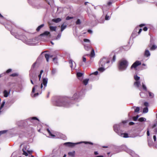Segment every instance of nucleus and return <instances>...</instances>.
Wrapping results in <instances>:
<instances>
[{
	"label": "nucleus",
	"mask_w": 157,
	"mask_h": 157,
	"mask_svg": "<svg viewBox=\"0 0 157 157\" xmlns=\"http://www.w3.org/2000/svg\"><path fill=\"white\" fill-rule=\"evenodd\" d=\"M3 93H4V97L6 98L8 97V93L6 90H4V91Z\"/></svg>",
	"instance_id": "obj_26"
},
{
	"label": "nucleus",
	"mask_w": 157,
	"mask_h": 157,
	"mask_svg": "<svg viewBox=\"0 0 157 157\" xmlns=\"http://www.w3.org/2000/svg\"><path fill=\"white\" fill-rule=\"evenodd\" d=\"M29 76L30 79H32L34 81H36L37 79V77L35 75H32L30 73Z\"/></svg>",
	"instance_id": "obj_12"
},
{
	"label": "nucleus",
	"mask_w": 157,
	"mask_h": 157,
	"mask_svg": "<svg viewBox=\"0 0 157 157\" xmlns=\"http://www.w3.org/2000/svg\"><path fill=\"white\" fill-rule=\"evenodd\" d=\"M83 61L84 62H86V58H85L84 57H83Z\"/></svg>",
	"instance_id": "obj_61"
},
{
	"label": "nucleus",
	"mask_w": 157,
	"mask_h": 157,
	"mask_svg": "<svg viewBox=\"0 0 157 157\" xmlns=\"http://www.w3.org/2000/svg\"><path fill=\"white\" fill-rule=\"evenodd\" d=\"M89 80V79H86L84 80L83 81V83L85 85H86L88 84V81Z\"/></svg>",
	"instance_id": "obj_21"
},
{
	"label": "nucleus",
	"mask_w": 157,
	"mask_h": 157,
	"mask_svg": "<svg viewBox=\"0 0 157 157\" xmlns=\"http://www.w3.org/2000/svg\"><path fill=\"white\" fill-rule=\"evenodd\" d=\"M57 57H55L53 59V60L55 63H56L57 62Z\"/></svg>",
	"instance_id": "obj_49"
},
{
	"label": "nucleus",
	"mask_w": 157,
	"mask_h": 157,
	"mask_svg": "<svg viewBox=\"0 0 157 157\" xmlns=\"http://www.w3.org/2000/svg\"><path fill=\"white\" fill-rule=\"evenodd\" d=\"M141 64V63L138 61H137L134 63L131 67V69H132L133 68L136 69V67Z\"/></svg>",
	"instance_id": "obj_8"
},
{
	"label": "nucleus",
	"mask_w": 157,
	"mask_h": 157,
	"mask_svg": "<svg viewBox=\"0 0 157 157\" xmlns=\"http://www.w3.org/2000/svg\"><path fill=\"white\" fill-rule=\"evenodd\" d=\"M153 143L151 141L148 140V144L149 146H151L152 145Z\"/></svg>",
	"instance_id": "obj_44"
},
{
	"label": "nucleus",
	"mask_w": 157,
	"mask_h": 157,
	"mask_svg": "<svg viewBox=\"0 0 157 157\" xmlns=\"http://www.w3.org/2000/svg\"><path fill=\"white\" fill-rule=\"evenodd\" d=\"M134 78L136 81H139L138 80L140 79V77L138 76L137 75H136L134 76Z\"/></svg>",
	"instance_id": "obj_33"
},
{
	"label": "nucleus",
	"mask_w": 157,
	"mask_h": 157,
	"mask_svg": "<svg viewBox=\"0 0 157 157\" xmlns=\"http://www.w3.org/2000/svg\"><path fill=\"white\" fill-rule=\"evenodd\" d=\"M72 18H73V17H71L68 16L66 17V20H69L70 19H72Z\"/></svg>",
	"instance_id": "obj_46"
},
{
	"label": "nucleus",
	"mask_w": 157,
	"mask_h": 157,
	"mask_svg": "<svg viewBox=\"0 0 157 157\" xmlns=\"http://www.w3.org/2000/svg\"><path fill=\"white\" fill-rule=\"evenodd\" d=\"M69 63L70 64L71 67V68H72V67H73V61H72V60L71 59H70L69 61Z\"/></svg>",
	"instance_id": "obj_35"
},
{
	"label": "nucleus",
	"mask_w": 157,
	"mask_h": 157,
	"mask_svg": "<svg viewBox=\"0 0 157 157\" xmlns=\"http://www.w3.org/2000/svg\"><path fill=\"white\" fill-rule=\"evenodd\" d=\"M82 143H84L85 144H93L91 142H85V141H82V142H79L77 143H72L71 142H67L65 143L64 144L67 145V146H69L71 147H74L75 144H80Z\"/></svg>",
	"instance_id": "obj_4"
},
{
	"label": "nucleus",
	"mask_w": 157,
	"mask_h": 157,
	"mask_svg": "<svg viewBox=\"0 0 157 157\" xmlns=\"http://www.w3.org/2000/svg\"><path fill=\"white\" fill-rule=\"evenodd\" d=\"M109 63V61L108 60L105 58H103L101 59L99 63V66L100 67H105V65L106 63Z\"/></svg>",
	"instance_id": "obj_5"
},
{
	"label": "nucleus",
	"mask_w": 157,
	"mask_h": 157,
	"mask_svg": "<svg viewBox=\"0 0 157 157\" xmlns=\"http://www.w3.org/2000/svg\"><path fill=\"white\" fill-rule=\"evenodd\" d=\"M44 26V24H41L40 25V26H38V27L36 29V31L37 32H39L40 30V29L42 28Z\"/></svg>",
	"instance_id": "obj_19"
},
{
	"label": "nucleus",
	"mask_w": 157,
	"mask_h": 157,
	"mask_svg": "<svg viewBox=\"0 0 157 157\" xmlns=\"http://www.w3.org/2000/svg\"><path fill=\"white\" fill-rule=\"evenodd\" d=\"M91 52L90 54H86V55H85L84 56H90L91 57H94V56H95V54L94 50V49L93 48H91Z\"/></svg>",
	"instance_id": "obj_11"
},
{
	"label": "nucleus",
	"mask_w": 157,
	"mask_h": 157,
	"mask_svg": "<svg viewBox=\"0 0 157 157\" xmlns=\"http://www.w3.org/2000/svg\"><path fill=\"white\" fill-rule=\"evenodd\" d=\"M47 131L48 132L49 135H50V136H51V137L54 138L55 136V135H54L53 134H52L51 132L50 131V130H49V129H47Z\"/></svg>",
	"instance_id": "obj_23"
},
{
	"label": "nucleus",
	"mask_w": 157,
	"mask_h": 157,
	"mask_svg": "<svg viewBox=\"0 0 157 157\" xmlns=\"http://www.w3.org/2000/svg\"><path fill=\"white\" fill-rule=\"evenodd\" d=\"M147 136H149L150 135V133L148 130L147 131Z\"/></svg>",
	"instance_id": "obj_64"
},
{
	"label": "nucleus",
	"mask_w": 157,
	"mask_h": 157,
	"mask_svg": "<svg viewBox=\"0 0 157 157\" xmlns=\"http://www.w3.org/2000/svg\"><path fill=\"white\" fill-rule=\"evenodd\" d=\"M134 124V123L132 122H131L129 123V124L130 125H132Z\"/></svg>",
	"instance_id": "obj_63"
},
{
	"label": "nucleus",
	"mask_w": 157,
	"mask_h": 157,
	"mask_svg": "<svg viewBox=\"0 0 157 157\" xmlns=\"http://www.w3.org/2000/svg\"><path fill=\"white\" fill-rule=\"evenodd\" d=\"M84 48L86 50L89 51L92 48L91 47H88V46L84 45Z\"/></svg>",
	"instance_id": "obj_20"
},
{
	"label": "nucleus",
	"mask_w": 157,
	"mask_h": 157,
	"mask_svg": "<svg viewBox=\"0 0 157 157\" xmlns=\"http://www.w3.org/2000/svg\"><path fill=\"white\" fill-rule=\"evenodd\" d=\"M146 119L145 118L143 117H140L138 119V121L140 122L146 121Z\"/></svg>",
	"instance_id": "obj_24"
},
{
	"label": "nucleus",
	"mask_w": 157,
	"mask_h": 157,
	"mask_svg": "<svg viewBox=\"0 0 157 157\" xmlns=\"http://www.w3.org/2000/svg\"><path fill=\"white\" fill-rule=\"evenodd\" d=\"M6 130H4V131H0V136L2 134L4 133H6Z\"/></svg>",
	"instance_id": "obj_48"
},
{
	"label": "nucleus",
	"mask_w": 157,
	"mask_h": 157,
	"mask_svg": "<svg viewBox=\"0 0 157 157\" xmlns=\"http://www.w3.org/2000/svg\"><path fill=\"white\" fill-rule=\"evenodd\" d=\"M42 81H43L42 83H41V86H40V88H41V89H42L43 88V84L44 86V88H45V87L46 86L47 84V83L48 82V80L47 79H46V78H43V79Z\"/></svg>",
	"instance_id": "obj_10"
},
{
	"label": "nucleus",
	"mask_w": 157,
	"mask_h": 157,
	"mask_svg": "<svg viewBox=\"0 0 157 157\" xmlns=\"http://www.w3.org/2000/svg\"><path fill=\"white\" fill-rule=\"evenodd\" d=\"M39 94V93H37L35 94H33V96H32L33 97H34L37 96Z\"/></svg>",
	"instance_id": "obj_56"
},
{
	"label": "nucleus",
	"mask_w": 157,
	"mask_h": 157,
	"mask_svg": "<svg viewBox=\"0 0 157 157\" xmlns=\"http://www.w3.org/2000/svg\"><path fill=\"white\" fill-rule=\"evenodd\" d=\"M56 28L57 27L56 26H50L49 27L51 31H56Z\"/></svg>",
	"instance_id": "obj_17"
},
{
	"label": "nucleus",
	"mask_w": 157,
	"mask_h": 157,
	"mask_svg": "<svg viewBox=\"0 0 157 157\" xmlns=\"http://www.w3.org/2000/svg\"><path fill=\"white\" fill-rule=\"evenodd\" d=\"M138 29L139 30V32H138V34H139L142 31V29H139L138 27H137L136 28V29H135L134 31H135V30L137 31V30H138Z\"/></svg>",
	"instance_id": "obj_31"
},
{
	"label": "nucleus",
	"mask_w": 157,
	"mask_h": 157,
	"mask_svg": "<svg viewBox=\"0 0 157 157\" xmlns=\"http://www.w3.org/2000/svg\"><path fill=\"white\" fill-rule=\"evenodd\" d=\"M98 74V71H95V72H94L92 74H94V75H97Z\"/></svg>",
	"instance_id": "obj_54"
},
{
	"label": "nucleus",
	"mask_w": 157,
	"mask_h": 157,
	"mask_svg": "<svg viewBox=\"0 0 157 157\" xmlns=\"http://www.w3.org/2000/svg\"><path fill=\"white\" fill-rule=\"evenodd\" d=\"M122 124L120 123V124L114 125L113 126L114 131L117 133L121 137L124 138L128 137V134L119 132V130L120 129V124Z\"/></svg>",
	"instance_id": "obj_3"
},
{
	"label": "nucleus",
	"mask_w": 157,
	"mask_h": 157,
	"mask_svg": "<svg viewBox=\"0 0 157 157\" xmlns=\"http://www.w3.org/2000/svg\"><path fill=\"white\" fill-rule=\"evenodd\" d=\"M81 21L79 19H78L76 22V24L77 25H79L81 24Z\"/></svg>",
	"instance_id": "obj_43"
},
{
	"label": "nucleus",
	"mask_w": 157,
	"mask_h": 157,
	"mask_svg": "<svg viewBox=\"0 0 157 157\" xmlns=\"http://www.w3.org/2000/svg\"><path fill=\"white\" fill-rule=\"evenodd\" d=\"M153 138L154 140V141H155L156 140V136H155V135L153 136Z\"/></svg>",
	"instance_id": "obj_59"
},
{
	"label": "nucleus",
	"mask_w": 157,
	"mask_h": 157,
	"mask_svg": "<svg viewBox=\"0 0 157 157\" xmlns=\"http://www.w3.org/2000/svg\"><path fill=\"white\" fill-rule=\"evenodd\" d=\"M148 112V109L147 107L144 108L143 110V112L144 113H147Z\"/></svg>",
	"instance_id": "obj_34"
},
{
	"label": "nucleus",
	"mask_w": 157,
	"mask_h": 157,
	"mask_svg": "<svg viewBox=\"0 0 157 157\" xmlns=\"http://www.w3.org/2000/svg\"><path fill=\"white\" fill-rule=\"evenodd\" d=\"M61 21V18H57L53 19L52 20V21L56 23H57Z\"/></svg>",
	"instance_id": "obj_14"
},
{
	"label": "nucleus",
	"mask_w": 157,
	"mask_h": 157,
	"mask_svg": "<svg viewBox=\"0 0 157 157\" xmlns=\"http://www.w3.org/2000/svg\"><path fill=\"white\" fill-rule=\"evenodd\" d=\"M46 59L47 62L48 61V59L49 57V55L48 54H45L44 55Z\"/></svg>",
	"instance_id": "obj_30"
},
{
	"label": "nucleus",
	"mask_w": 157,
	"mask_h": 157,
	"mask_svg": "<svg viewBox=\"0 0 157 157\" xmlns=\"http://www.w3.org/2000/svg\"><path fill=\"white\" fill-rule=\"evenodd\" d=\"M40 36H50L51 35L49 32L48 31H45L44 33L40 34Z\"/></svg>",
	"instance_id": "obj_13"
},
{
	"label": "nucleus",
	"mask_w": 157,
	"mask_h": 157,
	"mask_svg": "<svg viewBox=\"0 0 157 157\" xmlns=\"http://www.w3.org/2000/svg\"><path fill=\"white\" fill-rule=\"evenodd\" d=\"M34 120H36L38 121H39L38 119L36 117H33L31 119V122H33Z\"/></svg>",
	"instance_id": "obj_39"
},
{
	"label": "nucleus",
	"mask_w": 157,
	"mask_h": 157,
	"mask_svg": "<svg viewBox=\"0 0 157 157\" xmlns=\"http://www.w3.org/2000/svg\"><path fill=\"white\" fill-rule=\"evenodd\" d=\"M87 32H88L89 33H90V34H92V31L90 29L88 30Z\"/></svg>",
	"instance_id": "obj_57"
},
{
	"label": "nucleus",
	"mask_w": 157,
	"mask_h": 157,
	"mask_svg": "<svg viewBox=\"0 0 157 157\" xmlns=\"http://www.w3.org/2000/svg\"><path fill=\"white\" fill-rule=\"evenodd\" d=\"M104 67H100L99 68L98 70L100 72H103L105 70Z\"/></svg>",
	"instance_id": "obj_25"
},
{
	"label": "nucleus",
	"mask_w": 157,
	"mask_h": 157,
	"mask_svg": "<svg viewBox=\"0 0 157 157\" xmlns=\"http://www.w3.org/2000/svg\"><path fill=\"white\" fill-rule=\"evenodd\" d=\"M116 60V56L115 55H114L113 56V59H112V63H113V62H114Z\"/></svg>",
	"instance_id": "obj_42"
},
{
	"label": "nucleus",
	"mask_w": 157,
	"mask_h": 157,
	"mask_svg": "<svg viewBox=\"0 0 157 157\" xmlns=\"http://www.w3.org/2000/svg\"><path fill=\"white\" fill-rule=\"evenodd\" d=\"M144 105L147 107L148 106V103L147 102H144Z\"/></svg>",
	"instance_id": "obj_53"
},
{
	"label": "nucleus",
	"mask_w": 157,
	"mask_h": 157,
	"mask_svg": "<svg viewBox=\"0 0 157 157\" xmlns=\"http://www.w3.org/2000/svg\"><path fill=\"white\" fill-rule=\"evenodd\" d=\"M75 154V151L70 152L68 153V155L71 156H74Z\"/></svg>",
	"instance_id": "obj_27"
},
{
	"label": "nucleus",
	"mask_w": 157,
	"mask_h": 157,
	"mask_svg": "<svg viewBox=\"0 0 157 157\" xmlns=\"http://www.w3.org/2000/svg\"><path fill=\"white\" fill-rule=\"evenodd\" d=\"M18 74L16 73H13L10 75V76L11 77H16L18 76Z\"/></svg>",
	"instance_id": "obj_36"
},
{
	"label": "nucleus",
	"mask_w": 157,
	"mask_h": 157,
	"mask_svg": "<svg viewBox=\"0 0 157 157\" xmlns=\"http://www.w3.org/2000/svg\"><path fill=\"white\" fill-rule=\"evenodd\" d=\"M12 71V69H9L6 71L5 72V73H7V74H9L10 72H11Z\"/></svg>",
	"instance_id": "obj_40"
},
{
	"label": "nucleus",
	"mask_w": 157,
	"mask_h": 157,
	"mask_svg": "<svg viewBox=\"0 0 157 157\" xmlns=\"http://www.w3.org/2000/svg\"><path fill=\"white\" fill-rule=\"evenodd\" d=\"M67 27V25L63 24L61 25V31H63Z\"/></svg>",
	"instance_id": "obj_22"
},
{
	"label": "nucleus",
	"mask_w": 157,
	"mask_h": 157,
	"mask_svg": "<svg viewBox=\"0 0 157 157\" xmlns=\"http://www.w3.org/2000/svg\"><path fill=\"white\" fill-rule=\"evenodd\" d=\"M76 75L78 77H80L82 76L83 74L81 72H77V73Z\"/></svg>",
	"instance_id": "obj_29"
},
{
	"label": "nucleus",
	"mask_w": 157,
	"mask_h": 157,
	"mask_svg": "<svg viewBox=\"0 0 157 157\" xmlns=\"http://www.w3.org/2000/svg\"><path fill=\"white\" fill-rule=\"evenodd\" d=\"M35 87H33L32 89V93H34L35 92Z\"/></svg>",
	"instance_id": "obj_58"
},
{
	"label": "nucleus",
	"mask_w": 157,
	"mask_h": 157,
	"mask_svg": "<svg viewBox=\"0 0 157 157\" xmlns=\"http://www.w3.org/2000/svg\"><path fill=\"white\" fill-rule=\"evenodd\" d=\"M147 27H145L143 29V30L144 31H146L147 30Z\"/></svg>",
	"instance_id": "obj_55"
},
{
	"label": "nucleus",
	"mask_w": 157,
	"mask_h": 157,
	"mask_svg": "<svg viewBox=\"0 0 157 157\" xmlns=\"http://www.w3.org/2000/svg\"><path fill=\"white\" fill-rule=\"evenodd\" d=\"M113 0H110L107 3L108 6H110L113 3Z\"/></svg>",
	"instance_id": "obj_38"
},
{
	"label": "nucleus",
	"mask_w": 157,
	"mask_h": 157,
	"mask_svg": "<svg viewBox=\"0 0 157 157\" xmlns=\"http://www.w3.org/2000/svg\"><path fill=\"white\" fill-rule=\"evenodd\" d=\"M122 148L124 151L130 154L131 155H132L134 154V152L132 151L128 148L125 146H122Z\"/></svg>",
	"instance_id": "obj_7"
},
{
	"label": "nucleus",
	"mask_w": 157,
	"mask_h": 157,
	"mask_svg": "<svg viewBox=\"0 0 157 157\" xmlns=\"http://www.w3.org/2000/svg\"><path fill=\"white\" fill-rule=\"evenodd\" d=\"M11 101V100H9V101H7V102L6 103V105H7V104H12L13 102H11V103H10V102Z\"/></svg>",
	"instance_id": "obj_50"
},
{
	"label": "nucleus",
	"mask_w": 157,
	"mask_h": 157,
	"mask_svg": "<svg viewBox=\"0 0 157 157\" xmlns=\"http://www.w3.org/2000/svg\"><path fill=\"white\" fill-rule=\"evenodd\" d=\"M5 101L4 100L3 102L1 105V106L0 107V114H1V113L3 111L2 109L3 107V106L5 105Z\"/></svg>",
	"instance_id": "obj_16"
},
{
	"label": "nucleus",
	"mask_w": 157,
	"mask_h": 157,
	"mask_svg": "<svg viewBox=\"0 0 157 157\" xmlns=\"http://www.w3.org/2000/svg\"><path fill=\"white\" fill-rule=\"evenodd\" d=\"M109 17L107 15H106L105 17V20H108L109 19Z\"/></svg>",
	"instance_id": "obj_52"
},
{
	"label": "nucleus",
	"mask_w": 157,
	"mask_h": 157,
	"mask_svg": "<svg viewBox=\"0 0 157 157\" xmlns=\"http://www.w3.org/2000/svg\"><path fill=\"white\" fill-rule=\"evenodd\" d=\"M83 41L85 42H90V41L89 39H83Z\"/></svg>",
	"instance_id": "obj_45"
},
{
	"label": "nucleus",
	"mask_w": 157,
	"mask_h": 157,
	"mask_svg": "<svg viewBox=\"0 0 157 157\" xmlns=\"http://www.w3.org/2000/svg\"><path fill=\"white\" fill-rule=\"evenodd\" d=\"M156 119L155 121L154 124L151 125V128L153 129L154 134L157 133V113L156 114Z\"/></svg>",
	"instance_id": "obj_6"
},
{
	"label": "nucleus",
	"mask_w": 157,
	"mask_h": 157,
	"mask_svg": "<svg viewBox=\"0 0 157 157\" xmlns=\"http://www.w3.org/2000/svg\"><path fill=\"white\" fill-rule=\"evenodd\" d=\"M140 110V108L139 107H136L135 109L134 112L135 113H138Z\"/></svg>",
	"instance_id": "obj_37"
},
{
	"label": "nucleus",
	"mask_w": 157,
	"mask_h": 157,
	"mask_svg": "<svg viewBox=\"0 0 157 157\" xmlns=\"http://www.w3.org/2000/svg\"><path fill=\"white\" fill-rule=\"evenodd\" d=\"M23 154L25 155L26 156H28V154L25 151H24L23 150Z\"/></svg>",
	"instance_id": "obj_51"
},
{
	"label": "nucleus",
	"mask_w": 157,
	"mask_h": 157,
	"mask_svg": "<svg viewBox=\"0 0 157 157\" xmlns=\"http://www.w3.org/2000/svg\"><path fill=\"white\" fill-rule=\"evenodd\" d=\"M133 121H136L137 120V119L136 117H133Z\"/></svg>",
	"instance_id": "obj_60"
},
{
	"label": "nucleus",
	"mask_w": 157,
	"mask_h": 157,
	"mask_svg": "<svg viewBox=\"0 0 157 157\" xmlns=\"http://www.w3.org/2000/svg\"><path fill=\"white\" fill-rule=\"evenodd\" d=\"M157 48L156 46L155 45H153L150 48V50H153L156 49Z\"/></svg>",
	"instance_id": "obj_28"
},
{
	"label": "nucleus",
	"mask_w": 157,
	"mask_h": 157,
	"mask_svg": "<svg viewBox=\"0 0 157 157\" xmlns=\"http://www.w3.org/2000/svg\"><path fill=\"white\" fill-rule=\"evenodd\" d=\"M145 25L144 24H141L139 25V27H142L143 26H144Z\"/></svg>",
	"instance_id": "obj_62"
},
{
	"label": "nucleus",
	"mask_w": 157,
	"mask_h": 157,
	"mask_svg": "<svg viewBox=\"0 0 157 157\" xmlns=\"http://www.w3.org/2000/svg\"><path fill=\"white\" fill-rule=\"evenodd\" d=\"M148 94L149 96L151 98H153L154 96V94L153 93L149 91L148 92Z\"/></svg>",
	"instance_id": "obj_32"
},
{
	"label": "nucleus",
	"mask_w": 157,
	"mask_h": 157,
	"mask_svg": "<svg viewBox=\"0 0 157 157\" xmlns=\"http://www.w3.org/2000/svg\"><path fill=\"white\" fill-rule=\"evenodd\" d=\"M140 85V82L139 81H136L134 82V86L137 88H139Z\"/></svg>",
	"instance_id": "obj_15"
},
{
	"label": "nucleus",
	"mask_w": 157,
	"mask_h": 157,
	"mask_svg": "<svg viewBox=\"0 0 157 157\" xmlns=\"http://www.w3.org/2000/svg\"><path fill=\"white\" fill-rule=\"evenodd\" d=\"M56 71L55 69H53L52 71V75H54L56 73Z\"/></svg>",
	"instance_id": "obj_47"
},
{
	"label": "nucleus",
	"mask_w": 157,
	"mask_h": 157,
	"mask_svg": "<svg viewBox=\"0 0 157 157\" xmlns=\"http://www.w3.org/2000/svg\"><path fill=\"white\" fill-rule=\"evenodd\" d=\"M150 55L149 51L148 50H146L144 53V56L146 57H148Z\"/></svg>",
	"instance_id": "obj_18"
},
{
	"label": "nucleus",
	"mask_w": 157,
	"mask_h": 157,
	"mask_svg": "<svg viewBox=\"0 0 157 157\" xmlns=\"http://www.w3.org/2000/svg\"><path fill=\"white\" fill-rule=\"evenodd\" d=\"M53 104L57 106H64L66 107H68L69 103L65 101L63 99H54Z\"/></svg>",
	"instance_id": "obj_1"
},
{
	"label": "nucleus",
	"mask_w": 157,
	"mask_h": 157,
	"mask_svg": "<svg viewBox=\"0 0 157 157\" xmlns=\"http://www.w3.org/2000/svg\"><path fill=\"white\" fill-rule=\"evenodd\" d=\"M54 154V156H56L57 157H59L60 155V151L59 150H56L54 149L52 151Z\"/></svg>",
	"instance_id": "obj_9"
},
{
	"label": "nucleus",
	"mask_w": 157,
	"mask_h": 157,
	"mask_svg": "<svg viewBox=\"0 0 157 157\" xmlns=\"http://www.w3.org/2000/svg\"><path fill=\"white\" fill-rule=\"evenodd\" d=\"M128 65V62L126 60L121 59L118 62V67L120 70L123 71L125 70Z\"/></svg>",
	"instance_id": "obj_2"
},
{
	"label": "nucleus",
	"mask_w": 157,
	"mask_h": 157,
	"mask_svg": "<svg viewBox=\"0 0 157 157\" xmlns=\"http://www.w3.org/2000/svg\"><path fill=\"white\" fill-rule=\"evenodd\" d=\"M142 87H143V89L144 90H145V91L147 90V87H146V86H145V85L143 84H143H142Z\"/></svg>",
	"instance_id": "obj_41"
}]
</instances>
